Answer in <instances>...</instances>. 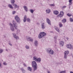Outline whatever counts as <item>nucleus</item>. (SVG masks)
Masks as SVG:
<instances>
[{
    "label": "nucleus",
    "mask_w": 73,
    "mask_h": 73,
    "mask_svg": "<svg viewBox=\"0 0 73 73\" xmlns=\"http://www.w3.org/2000/svg\"><path fill=\"white\" fill-rule=\"evenodd\" d=\"M66 7V6H63L62 8H63L64 9V8H65Z\"/></svg>",
    "instance_id": "a18cd8bd"
},
{
    "label": "nucleus",
    "mask_w": 73,
    "mask_h": 73,
    "mask_svg": "<svg viewBox=\"0 0 73 73\" xmlns=\"http://www.w3.org/2000/svg\"><path fill=\"white\" fill-rule=\"evenodd\" d=\"M46 12L47 13H49L50 12V10L48 9L46 10Z\"/></svg>",
    "instance_id": "6ab92c4d"
},
{
    "label": "nucleus",
    "mask_w": 73,
    "mask_h": 73,
    "mask_svg": "<svg viewBox=\"0 0 73 73\" xmlns=\"http://www.w3.org/2000/svg\"><path fill=\"white\" fill-rule=\"evenodd\" d=\"M60 14L63 16L64 15V12L63 11H60Z\"/></svg>",
    "instance_id": "bb28decb"
},
{
    "label": "nucleus",
    "mask_w": 73,
    "mask_h": 73,
    "mask_svg": "<svg viewBox=\"0 0 73 73\" xmlns=\"http://www.w3.org/2000/svg\"><path fill=\"white\" fill-rule=\"evenodd\" d=\"M8 7L10 8H11V9H13V6H12V5H11V4H9L8 5Z\"/></svg>",
    "instance_id": "4be33fe9"
},
{
    "label": "nucleus",
    "mask_w": 73,
    "mask_h": 73,
    "mask_svg": "<svg viewBox=\"0 0 73 73\" xmlns=\"http://www.w3.org/2000/svg\"><path fill=\"white\" fill-rule=\"evenodd\" d=\"M38 58L36 56H34L33 57L34 60H35V61H36Z\"/></svg>",
    "instance_id": "5701e85b"
},
{
    "label": "nucleus",
    "mask_w": 73,
    "mask_h": 73,
    "mask_svg": "<svg viewBox=\"0 0 73 73\" xmlns=\"http://www.w3.org/2000/svg\"><path fill=\"white\" fill-rule=\"evenodd\" d=\"M50 5V6H51V7H54V4H51Z\"/></svg>",
    "instance_id": "4c0bfd02"
},
{
    "label": "nucleus",
    "mask_w": 73,
    "mask_h": 73,
    "mask_svg": "<svg viewBox=\"0 0 73 73\" xmlns=\"http://www.w3.org/2000/svg\"><path fill=\"white\" fill-rule=\"evenodd\" d=\"M27 70L29 71H31V70H32V68L29 67L27 68Z\"/></svg>",
    "instance_id": "393cba45"
},
{
    "label": "nucleus",
    "mask_w": 73,
    "mask_h": 73,
    "mask_svg": "<svg viewBox=\"0 0 73 73\" xmlns=\"http://www.w3.org/2000/svg\"><path fill=\"white\" fill-rule=\"evenodd\" d=\"M26 21H27V16L25 15L24 17L23 21L24 23H25L26 22Z\"/></svg>",
    "instance_id": "412c9836"
},
{
    "label": "nucleus",
    "mask_w": 73,
    "mask_h": 73,
    "mask_svg": "<svg viewBox=\"0 0 73 73\" xmlns=\"http://www.w3.org/2000/svg\"><path fill=\"white\" fill-rule=\"evenodd\" d=\"M46 51H47L48 53L50 54H54V51L50 48H48L46 49Z\"/></svg>",
    "instance_id": "7ed1b4c3"
},
{
    "label": "nucleus",
    "mask_w": 73,
    "mask_h": 73,
    "mask_svg": "<svg viewBox=\"0 0 73 73\" xmlns=\"http://www.w3.org/2000/svg\"><path fill=\"white\" fill-rule=\"evenodd\" d=\"M15 0H11V2L12 4H14L15 3Z\"/></svg>",
    "instance_id": "cd10ccee"
},
{
    "label": "nucleus",
    "mask_w": 73,
    "mask_h": 73,
    "mask_svg": "<svg viewBox=\"0 0 73 73\" xmlns=\"http://www.w3.org/2000/svg\"><path fill=\"white\" fill-rule=\"evenodd\" d=\"M54 28L56 30V31H57L58 32H60V30L59 29V28H58L56 26H55Z\"/></svg>",
    "instance_id": "f3484780"
},
{
    "label": "nucleus",
    "mask_w": 73,
    "mask_h": 73,
    "mask_svg": "<svg viewBox=\"0 0 73 73\" xmlns=\"http://www.w3.org/2000/svg\"><path fill=\"white\" fill-rule=\"evenodd\" d=\"M46 35V33L44 32H42L40 33L39 34L38 38H41L43 37H44Z\"/></svg>",
    "instance_id": "f03ea898"
},
{
    "label": "nucleus",
    "mask_w": 73,
    "mask_h": 73,
    "mask_svg": "<svg viewBox=\"0 0 73 73\" xmlns=\"http://www.w3.org/2000/svg\"><path fill=\"white\" fill-rule=\"evenodd\" d=\"M66 19H64L62 21V22L63 23H66Z\"/></svg>",
    "instance_id": "b1692460"
},
{
    "label": "nucleus",
    "mask_w": 73,
    "mask_h": 73,
    "mask_svg": "<svg viewBox=\"0 0 73 73\" xmlns=\"http://www.w3.org/2000/svg\"><path fill=\"white\" fill-rule=\"evenodd\" d=\"M69 5H72V2H69Z\"/></svg>",
    "instance_id": "37998d69"
},
{
    "label": "nucleus",
    "mask_w": 73,
    "mask_h": 73,
    "mask_svg": "<svg viewBox=\"0 0 73 73\" xmlns=\"http://www.w3.org/2000/svg\"><path fill=\"white\" fill-rule=\"evenodd\" d=\"M66 46L67 48L69 49H72V45L70 44H67L66 45Z\"/></svg>",
    "instance_id": "9d476101"
},
{
    "label": "nucleus",
    "mask_w": 73,
    "mask_h": 73,
    "mask_svg": "<svg viewBox=\"0 0 73 73\" xmlns=\"http://www.w3.org/2000/svg\"><path fill=\"white\" fill-rule=\"evenodd\" d=\"M54 13L55 15H58V11H54Z\"/></svg>",
    "instance_id": "aec40b11"
},
{
    "label": "nucleus",
    "mask_w": 73,
    "mask_h": 73,
    "mask_svg": "<svg viewBox=\"0 0 73 73\" xmlns=\"http://www.w3.org/2000/svg\"><path fill=\"white\" fill-rule=\"evenodd\" d=\"M63 16L61 14H60L57 16V17H62Z\"/></svg>",
    "instance_id": "a878e982"
},
{
    "label": "nucleus",
    "mask_w": 73,
    "mask_h": 73,
    "mask_svg": "<svg viewBox=\"0 0 73 73\" xmlns=\"http://www.w3.org/2000/svg\"><path fill=\"white\" fill-rule=\"evenodd\" d=\"M9 25L10 26V30L12 31V32H13L15 31V29H14V27L13 26V25L11 23H10Z\"/></svg>",
    "instance_id": "20e7f679"
},
{
    "label": "nucleus",
    "mask_w": 73,
    "mask_h": 73,
    "mask_svg": "<svg viewBox=\"0 0 73 73\" xmlns=\"http://www.w3.org/2000/svg\"><path fill=\"white\" fill-rule=\"evenodd\" d=\"M20 32V30L19 29H17V33L18 34V33H19Z\"/></svg>",
    "instance_id": "58836bf2"
},
{
    "label": "nucleus",
    "mask_w": 73,
    "mask_h": 73,
    "mask_svg": "<svg viewBox=\"0 0 73 73\" xmlns=\"http://www.w3.org/2000/svg\"><path fill=\"white\" fill-rule=\"evenodd\" d=\"M68 53H69V51L68 50L65 51L64 52V58H66V56L68 54Z\"/></svg>",
    "instance_id": "1a4fd4ad"
},
{
    "label": "nucleus",
    "mask_w": 73,
    "mask_h": 73,
    "mask_svg": "<svg viewBox=\"0 0 73 73\" xmlns=\"http://www.w3.org/2000/svg\"><path fill=\"white\" fill-rule=\"evenodd\" d=\"M30 11L31 12V13H33L34 12V10L32 9H30Z\"/></svg>",
    "instance_id": "f704fd0d"
},
{
    "label": "nucleus",
    "mask_w": 73,
    "mask_h": 73,
    "mask_svg": "<svg viewBox=\"0 0 73 73\" xmlns=\"http://www.w3.org/2000/svg\"><path fill=\"white\" fill-rule=\"evenodd\" d=\"M23 8L25 10V11H26V12H28V8H27V6H23Z\"/></svg>",
    "instance_id": "a211bd4d"
},
{
    "label": "nucleus",
    "mask_w": 73,
    "mask_h": 73,
    "mask_svg": "<svg viewBox=\"0 0 73 73\" xmlns=\"http://www.w3.org/2000/svg\"><path fill=\"white\" fill-rule=\"evenodd\" d=\"M58 37V35H55V36L54 37V39H57V37Z\"/></svg>",
    "instance_id": "e433bc0d"
},
{
    "label": "nucleus",
    "mask_w": 73,
    "mask_h": 73,
    "mask_svg": "<svg viewBox=\"0 0 73 73\" xmlns=\"http://www.w3.org/2000/svg\"><path fill=\"white\" fill-rule=\"evenodd\" d=\"M16 13V11H12V13L13 14H15V13Z\"/></svg>",
    "instance_id": "79ce46f5"
},
{
    "label": "nucleus",
    "mask_w": 73,
    "mask_h": 73,
    "mask_svg": "<svg viewBox=\"0 0 73 73\" xmlns=\"http://www.w3.org/2000/svg\"><path fill=\"white\" fill-rule=\"evenodd\" d=\"M27 20L29 23H30L31 22V19L29 18H27Z\"/></svg>",
    "instance_id": "72a5a7b5"
},
{
    "label": "nucleus",
    "mask_w": 73,
    "mask_h": 73,
    "mask_svg": "<svg viewBox=\"0 0 73 73\" xmlns=\"http://www.w3.org/2000/svg\"><path fill=\"white\" fill-rule=\"evenodd\" d=\"M67 40H69V38L68 37H67L65 38Z\"/></svg>",
    "instance_id": "de8ad7c7"
},
{
    "label": "nucleus",
    "mask_w": 73,
    "mask_h": 73,
    "mask_svg": "<svg viewBox=\"0 0 73 73\" xmlns=\"http://www.w3.org/2000/svg\"><path fill=\"white\" fill-rule=\"evenodd\" d=\"M13 23L14 25V28H15V29H17V24L16 23L15 21H13Z\"/></svg>",
    "instance_id": "423d86ee"
},
{
    "label": "nucleus",
    "mask_w": 73,
    "mask_h": 73,
    "mask_svg": "<svg viewBox=\"0 0 73 73\" xmlns=\"http://www.w3.org/2000/svg\"><path fill=\"white\" fill-rule=\"evenodd\" d=\"M33 17H33L34 15H33Z\"/></svg>",
    "instance_id": "864d4df0"
},
{
    "label": "nucleus",
    "mask_w": 73,
    "mask_h": 73,
    "mask_svg": "<svg viewBox=\"0 0 73 73\" xmlns=\"http://www.w3.org/2000/svg\"><path fill=\"white\" fill-rule=\"evenodd\" d=\"M26 38L27 40H29L30 41H31V42H33V39L31 37H28L27 36H26Z\"/></svg>",
    "instance_id": "0eeeda50"
},
{
    "label": "nucleus",
    "mask_w": 73,
    "mask_h": 73,
    "mask_svg": "<svg viewBox=\"0 0 73 73\" xmlns=\"http://www.w3.org/2000/svg\"><path fill=\"white\" fill-rule=\"evenodd\" d=\"M41 26L42 28L43 29H45V27L46 26H45V24L44 23H42L41 24Z\"/></svg>",
    "instance_id": "9b49d317"
},
{
    "label": "nucleus",
    "mask_w": 73,
    "mask_h": 73,
    "mask_svg": "<svg viewBox=\"0 0 73 73\" xmlns=\"http://www.w3.org/2000/svg\"><path fill=\"white\" fill-rule=\"evenodd\" d=\"M13 36L15 38L16 40H19V37L18 36L16 35V34L15 33L13 34Z\"/></svg>",
    "instance_id": "6e6552de"
},
{
    "label": "nucleus",
    "mask_w": 73,
    "mask_h": 73,
    "mask_svg": "<svg viewBox=\"0 0 73 73\" xmlns=\"http://www.w3.org/2000/svg\"><path fill=\"white\" fill-rule=\"evenodd\" d=\"M21 70H22V71L23 73H25V70H24V69H23V68H21Z\"/></svg>",
    "instance_id": "c756f323"
},
{
    "label": "nucleus",
    "mask_w": 73,
    "mask_h": 73,
    "mask_svg": "<svg viewBox=\"0 0 73 73\" xmlns=\"http://www.w3.org/2000/svg\"><path fill=\"white\" fill-rule=\"evenodd\" d=\"M15 19L17 21V23H19L20 21H21V20L20 19V18H19V17H18V16L16 15L15 17Z\"/></svg>",
    "instance_id": "39448f33"
},
{
    "label": "nucleus",
    "mask_w": 73,
    "mask_h": 73,
    "mask_svg": "<svg viewBox=\"0 0 73 73\" xmlns=\"http://www.w3.org/2000/svg\"><path fill=\"white\" fill-rule=\"evenodd\" d=\"M41 61V59L40 58H38L37 59L36 62L38 63H40Z\"/></svg>",
    "instance_id": "dca6fc26"
},
{
    "label": "nucleus",
    "mask_w": 73,
    "mask_h": 73,
    "mask_svg": "<svg viewBox=\"0 0 73 73\" xmlns=\"http://www.w3.org/2000/svg\"><path fill=\"white\" fill-rule=\"evenodd\" d=\"M23 65L24 66H25V67H27V65H26V64H25L24 63L23 64Z\"/></svg>",
    "instance_id": "49530a36"
},
{
    "label": "nucleus",
    "mask_w": 73,
    "mask_h": 73,
    "mask_svg": "<svg viewBox=\"0 0 73 73\" xmlns=\"http://www.w3.org/2000/svg\"><path fill=\"white\" fill-rule=\"evenodd\" d=\"M38 41L37 40H35L34 42V44L35 46H38Z\"/></svg>",
    "instance_id": "2eb2a0df"
},
{
    "label": "nucleus",
    "mask_w": 73,
    "mask_h": 73,
    "mask_svg": "<svg viewBox=\"0 0 73 73\" xmlns=\"http://www.w3.org/2000/svg\"><path fill=\"white\" fill-rule=\"evenodd\" d=\"M3 64L4 65H7V64L6 63V62H4L3 63Z\"/></svg>",
    "instance_id": "a19ab883"
},
{
    "label": "nucleus",
    "mask_w": 73,
    "mask_h": 73,
    "mask_svg": "<svg viewBox=\"0 0 73 73\" xmlns=\"http://www.w3.org/2000/svg\"><path fill=\"white\" fill-rule=\"evenodd\" d=\"M59 45L60 46H64V42L61 41L59 42Z\"/></svg>",
    "instance_id": "4468645a"
},
{
    "label": "nucleus",
    "mask_w": 73,
    "mask_h": 73,
    "mask_svg": "<svg viewBox=\"0 0 73 73\" xmlns=\"http://www.w3.org/2000/svg\"><path fill=\"white\" fill-rule=\"evenodd\" d=\"M9 45H10V46H12V44L11 43H9Z\"/></svg>",
    "instance_id": "8fccbe9b"
},
{
    "label": "nucleus",
    "mask_w": 73,
    "mask_h": 73,
    "mask_svg": "<svg viewBox=\"0 0 73 73\" xmlns=\"http://www.w3.org/2000/svg\"><path fill=\"white\" fill-rule=\"evenodd\" d=\"M13 6L14 7V9H16V8H17V9H19V6L18 5H17L16 4H14L13 5Z\"/></svg>",
    "instance_id": "f8f14e48"
},
{
    "label": "nucleus",
    "mask_w": 73,
    "mask_h": 73,
    "mask_svg": "<svg viewBox=\"0 0 73 73\" xmlns=\"http://www.w3.org/2000/svg\"><path fill=\"white\" fill-rule=\"evenodd\" d=\"M70 21L71 22H73V18L70 17Z\"/></svg>",
    "instance_id": "2f4dec72"
},
{
    "label": "nucleus",
    "mask_w": 73,
    "mask_h": 73,
    "mask_svg": "<svg viewBox=\"0 0 73 73\" xmlns=\"http://www.w3.org/2000/svg\"><path fill=\"white\" fill-rule=\"evenodd\" d=\"M67 15L68 16H69V17H70V16H72V14H70L69 13H68L67 14Z\"/></svg>",
    "instance_id": "c85d7f7f"
},
{
    "label": "nucleus",
    "mask_w": 73,
    "mask_h": 73,
    "mask_svg": "<svg viewBox=\"0 0 73 73\" xmlns=\"http://www.w3.org/2000/svg\"><path fill=\"white\" fill-rule=\"evenodd\" d=\"M70 73H73V72H72V71H70Z\"/></svg>",
    "instance_id": "3c124183"
},
{
    "label": "nucleus",
    "mask_w": 73,
    "mask_h": 73,
    "mask_svg": "<svg viewBox=\"0 0 73 73\" xmlns=\"http://www.w3.org/2000/svg\"><path fill=\"white\" fill-rule=\"evenodd\" d=\"M25 48L26 49H29V47L28 46H26Z\"/></svg>",
    "instance_id": "c9c22d12"
},
{
    "label": "nucleus",
    "mask_w": 73,
    "mask_h": 73,
    "mask_svg": "<svg viewBox=\"0 0 73 73\" xmlns=\"http://www.w3.org/2000/svg\"><path fill=\"white\" fill-rule=\"evenodd\" d=\"M66 70L62 71H60L59 73H65Z\"/></svg>",
    "instance_id": "7c9ffc66"
},
{
    "label": "nucleus",
    "mask_w": 73,
    "mask_h": 73,
    "mask_svg": "<svg viewBox=\"0 0 73 73\" xmlns=\"http://www.w3.org/2000/svg\"><path fill=\"white\" fill-rule=\"evenodd\" d=\"M32 64L33 67L34 68V71H35V70H37V69L36 62L35 61H33L32 62Z\"/></svg>",
    "instance_id": "f257e3e1"
},
{
    "label": "nucleus",
    "mask_w": 73,
    "mask_h": 73,
    "mask_svg": "<svg viewBox=\"0 0 73 73\" xmlns=\"http://www.w3.org/2000/svg\"><path fill=\"white\" fill-rule=\"evenodd\" d=\"M0 68H2V65L1 64V63L0 62Z\"/></svg>",
    "instance_id": "c03bdc74"
},
{
    "label": "nucleus",
    "mask_w": 73,
    "mask_h": 73,
    "mask_svg": "<svg viewBox=\"0 0 73 73\" xmlns=\"http://www.w3.org/2000/svg\"><path fill=\"white\" fill-rule=\"evenodd\" d=\"M69 3H70L71 2H72V0H69L68 1Z\"/></svg>",
    "instance_id": "09e8293b"
},
{
    "label": "nucleus",
    "mask_w": 73,
    "mask_h": 73,
    "mask_svg": "<svg viewBox=\"0 0 73 73\" xmlns=\"http://www.w3.org/2000/svg\"><path fill=\"white\" fill-rule=\"evenodd\" d=\"M59 25L60 27H62V23H59Z\"/></svg>",
    "instance_id": "473e14b6"
},
{
    "label": "nucleus",
    "mask_w": 73,
    "mask_h": 73,
    "mask_svg": "<svg viewBox=\"0 0 73 73\" xmlns=\"http://www.w3.org/2000/svg\"><path fill=\"white\" fill-rule=\"evenodd\" d=\"M3 52V50L0 49V53H2Z\"/></svg>",
    "instance_id": "ea45409f"
},
{
    "label": "nucleus",
    "mask_w": 73,
    "mask_h": 73,
    "mask_svg": "<svg viewBox=\"0 0 73 73\" xmlns=\"http://www.w3.org/2000/svg\"><path fill=\"white\" fill-rule=\"evenodd\" d=\"M6 51H8V50L7 49H6Z\"/></svg>",
    "instance_id": "603ef678"
},
{
    "label": "nucleus",
    "mask_w": 73,
    "mask_h": 73,
    "mask_svg": "<svg viewBox=\"0 0 73 73\" xmlns=\"http://www.w3.org/2000/svg\"><path fill=\"white\" fill-rule=\"evenodd\" d=\"M46 22L49 25H51V23H50V20L49 19L47 18L46 19Z\"/></svg>",
    "instance_id": "ddd939ff"
}]
</instances>
